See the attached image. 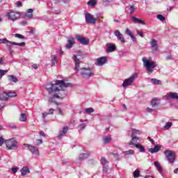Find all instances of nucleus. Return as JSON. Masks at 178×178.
<instances>
[{
	"label": "nucleus",
	"mask_w": 178,
	"mask_h": 178,
	"mask_svg": "<svg viewBox=\"0 0 178 178\" xmlns=\"http://www.w3.org/2000/svg\"><path fill=\"white\" fill-rule=\"evenodd\" d=\"M102 163L104 165V166H106L108 165V162L106 161V159L105 157H102Z\"/></svg>",
	"instance_id": "obj_45"
},
{
	"label": "nucleus",
	"mask_w": 178,
	"mask_h": 178,
	"mask_svg": "<svg viewBox=\"0 0 178 178\" xmlns=\"http://www.w3.org/2000/svg\"><path fill=\"white\" fill-rule=\"evenodd\" d=\"M134 178L140 177V170H136L134 172Z\"/></svg>",
	"instance_id": "obj_39"
},
{
	"label": "nucleus",
	"mask_w": 178,
	"mask_h": 178,
	"mask_svg": "<svg viewBox=\"0 0 178 178\" xmlns=\"http://www.w3.org/2000/svg\"><path fill=\"white\" fill-rule=\"evenodd\" d=\"M58 115H63V111H62V109L60 108H58Z\"/></svg>",
	"instance_id": "obj_53"
},
{
	"label": "nucleus",
	"mask_w": 178,
	"mask_h": 178,
	"mask_svg": "<svg viewBox=\"0 0 178 178\" xmlns=\"http://www.w3.org/2000/svg\"><path fill=\"white\" fill-rule=\"evenodd\" d=\"M150 81L152 84H154L155 86H159L161 84V81L156 79H152Z\"/></svg>",
	"instance_id": "obj_33"
},
{
	"label": "nucleus",
	"mask_w": 178,
	"mask_h": 178,
	"mask_svg": "<svg viewBox=\"0 0 178 178\" xmlns=\"http://www.w3.org/2000/svg\"><path fill=\"white\" fill-rule=\"evenodd\" d=\"M154 166L156 168L157 170H159V173H162L163 169L162 166H161V164H159V162L154 161Z\"/></svg>",
	"instance_id": "obj_29"
},
{
	"label": "nucleus",
	"mask_w": 178,
	"mask_h": 178,
	"mask_svg": "<svg viewBox=\"0 0 178 178\" xmlns=\"http://www.w3.org/2000/svg\"><path fill=\"white\" fill-rule=\"evenodd\" d=\"M108 62V57L106 56H102L99 57L97 59V62L95 63L96 66H104L105 63Z\"/></svg>",
	"instance_id": "obj_12"
},
{
	"label": "nucleus",
	"mask_w": 178,
	"mask_h": 178,
	"mask_svg": "<svg viewBox=\"0 0 178 178\" xmlns=\"http://www.w3.org/2000/svg\"><path fill=\"white\" fill-rule=\"evenodd\" d=\"M131 20H132V22H134V23H138L140 24H143V26L145 25V22L136 17L135 16H133L131 17Z\"/></svg>",
	"instance_id": "obj_22"
},
{
	"label": "nucleus",
	"mask_w": 178,
	"mask_h": 178,
	"mask_svg": "<svg viewBox=\"0 0 178 178\" xmlns=\"http://www.w3.org/2000/svg\"><path fill=\"white\" fill-rule=\"evenodd\" d=\"M166 59L167 60H170V59H172V55L167 56Z\"/></svg>",
	"instance_id": "obj_57"
},
{
	"label": "nucleus",
	"mask_w": 178,
	"mask_h": 178,
	"mask_svg": "<svg viewBox=\"0 0 178 178\" xmlns=\"http://www.w3.org/2000/svg\"><path fill=\"white\" fill-rule=\"evenodd\" d=\"M125 33L126 34H127V35H129V37H131L134 42H136V41H137V39H136V37L134 36V35H133V33H131V31H130L129 29H126Z\"/></svg>",
	"instance_id": "obj_21"
},
{
	"label": "nucleus",
	"mask_w": 178,
	"mask_h": 178,
	"mask_svg": "<svg viewBox=\"0 0 178 178\" xmlns=\"http://www.w3.org/2000/svg\"><path fill=\"white\" fill-rule=\"evenodd\" d=\"M6 17H8V20H11L12 22H16V20H17L20 17V13L11 11L6 14Z\"/></svg>",
	"instance_id": "obj_8"
},
{
	"label": "nucleus",
	"mask_w": 178,
	"mask_h": 178,
	"mask_svg": "<svg viewBox=\"0 0 178 178\" xmlns=\"http://www.w3.org/2000/svg\"><path fill=\"white\" fill-rule=\"evenodd\" d=\"M54 13H55L56 15H60V10H55Z\"/></svg>",
	"instance_id": "obj_60"
},
{
	"label": "nucleus",
	"mask_w": 178,
	"mask_h": 178,
	"mask_svg": "<svg viewBox=\"0 0 178 178\" xmlns=\"http://www.w3.org/2000/svg\"><path fill=\"white\" fill-rule=\"evenodd\" d=\"M84 122H88V120H80L81 123H84Z\"/></svg>",
	"instance_id": "obj_64"
},
{
	"label": "nucleus",
	"mask_w": 178,
	"mask_h": 178,
	"mask_svg": "<svg viewBox=\"0 0 178 178\" xmlns=\"http://www.w3.org/2000/svg\"><path fill=\"white\" fill-rule=\"evenodd\" d=\"M124 155H134V150L129 149L128 151L124 152Z\"/></svg>",
	"instance_id": "obj_36"
},
{
	"label": "nucleus",
	"mask_w": 178,
	"mask_h": 178,
	"mask_svg": "<svg viewBox=\"0 0 178 178\" xmlns=\"http://www.w3.org/2000/svg\"><path fill=\"white\" fill-rule=\"evenodd\" d=\"M157 19H159V20H161V22H164L165 17H163V15H158Z\"/></svg>",
	"instance_id": "obj_46"
},
{
	"label": "nucleus",
	"mask_w": 178,
	"mask_h": 178,
	"mask_svg": "<svg viewBox=\"0 0 178 178\" xmlns=\"http://www.w3.org/2000/svg\"><path fill=\"white\" fill-rule=\"evenodd\" d=\"M79 73L81 76L85 79H90V77H92L94 76V72H92V71L89 68H82Z\"/></svg>",
	"instance_id": "obj_6"
},
{
	"label": "nucleus",
	"mask_w": 178,
	"mask_h": 178,
	"mask_svg": "<svg viewBox=\"0 0 178 178\" xmlns=\"http://www.w3.org/2000/svg\"><path fill=\"white\" fill-rule=\"evenodd\" d=\"M6 73H8V70H0V77L5 76Z\"/></svg>",
	"instance_id": "obj_44"
},
{
	"label": "nucleus",
	"mask_w": 178,
	"mask_h": 178,
	"mask_svg": "<svg viewBox=\"0 0 178 178\" xmlns=\"http://www.w3.org/2000/svg\"><path fill=\"white\" fill-rule=\"evenodd\" d=\"M16 95H17L15 92H7L8 98H15V97H16Z\"/></svg>",
	"instance_id": "obj_35"
},
{
	"label": "nucleus",
	"mask_w": 178,
	"mask_h": 178,
	"mask_svg": "<svg viewBox=\"0 0 178 178\" xmlns=\"http://www.w3.org/2000/svg\"><path fill=\"white\" fill-rule=\"evenodd\" d=\"M164 154L170 163H173L175 162V152L166 150L164 152Z\"/></svg>",
	"instance_id": "obj_9"
},
{
	"label": "nucleus",
	"mask_w": 178,
	"mask_h": 178,
	"mask_svg": "<svg viewBox=\"0 0 178 178\" xmlns=\"http://www.w3.org/2000/svg\"><path fill=\"white\" fill-rule=\"evenodd\" d=\"M90 155H91L90 152H88L84 154H79V159L80 161H85V159H87V158H88L90 156Z\"/></svg>",
	"instance_id": "obj_20"
},
{
	"label": "nucleus",
	"mask_w": 178,
	"mask_h": 178,
	"mask_svg": "<svg viewBox=\"0 0 178 178\" xmlns=\"http://www.w3.org/2000/svg\"><path fill=\"white\" fill-rule=\"evenodd\" d=\"M161 150V146L156 145L154 148L149 149V152L151 154H155L156 152H159Z\"/></svg>",
	"instance_id": "obj_26"
},
{
	"label": "nucleus",
	"mask_w": 178,
	"mask_h": 178,
	"mask_svg": "<svg viewBox=\"0 0 178 178\" xmlns=\"http://www.w3.org/2000/svg\"><path fill=\"white\" fill-rule=\"evenodd\" d=\"M136 148H137L138 149H139L140 152H145V148L144 147V146L141 144H136Z\"/></svg>",
	"instance_id": "obj_30"
},
{
	"label": "nucleus",
	"mask_w": 178,
	"mask_h": 178,
	"mask_svg": "<svg viewBox=\"0 0 178 178\" xmlns=\"http://www.w3.org/2000/svg\"><path fill=\"white\" fill-rule=\"evenodd\" d=\"M131 134V140L129 142V145H135L136 144H138V140H140V138L137 136H140L141 134V131L138 129H131V131H129V134Z\"/></svg>",
	"instance_id": "obj_2"
},
{
	"label": "nucleus",
	"mask_w": 178,
	"mask_h": 178,
	"mask_svg": "<svg viewBox=\"0 0 178 178\" xmlns=\"http://www.w3.org/2000/svg\"><path fill=\"white\" fill-rule=\"evenodd\" d=\"M32 67H33V69H38V66H37V65H35V64L33 65H32Z\"/></svg>",
	"instance_id": "obj_62"
},
{
	"label": "nucleus",
	"mask_w": 178,
	"mask_h": 178,
	"mask_svg": "<svg viewBox=\"0 0 178 178\" xmlns=\"http://www.w3.org/2000/svg\"><path fill=\"white\" fill-rule=\"evenodd\" d=\"M17 170H19V168H17V167H15V168H12V172H13V173H17Z\"/></svg>",
	"instance_id": "obj_49"
},
{
	"label": "nucleus",
	"mask_w": 178,
	"mask_h": 178,
	"mask_svg": "<svg viewBox=\"0 0 178 178\" xmlns=\"http://www.w3.org/2000/svg\"><path fill=\"white\" fill-rule=\"evenodd\" d=\"M39 134H40V136H42L43 137L45 136V134H44L43 131H40V132L39 133Z\"/></svg>",
	"instance_id": "obj_63"
},
{
	"label": "nucleus",
	"mask_w": 178,
	"mask_h": 178,
	"mask_svg": "<svg viewBox=\"0 0 178 178\" xmlns=\"http://www.w3.org/2000/svg\"><path fill=\"white\" fill-rule=\"evenodd\" d=\"M27 173H30V169H29V167L24 166L21 169V175L22 176L24 177Z\"/></svg>",
	"instance_id": "obj_23"
},
{
	"label": "nucleus",
	"mask_w": 178,
	"mask_h": 178,
	"mask_svg": "<svg viewBox=\"0 0 178 178\" xmlns=\"http://www.w3.org/2000/svg\"><path fill=\"white\" fill-rule=\"evenodd\" d=\"M17 6H18V8L22 7V2L21 1H17Z\"/></svg>",
	"instance_id": "obj_56"
},
{
	"label": "nucleus",
	"mask_w": 178,
	"mask_h": 178,
	"mask_svg": "<svg viewBox=\"0 0 178 178\" xmlns=\"http://www.w3.org/2000/svg\"><path fill=\"white\" fill-rule=\"evenodd\" d=\"M13 45H18L19 47H24L26 45V42H23L21 43H17L16 42H13V43L10 44V46H8L10 56H12V55L14 52V51L12 49V47H13Z\"/></svg>",
	"instance_id": "obj_13"
},
{
	"label": "nucleus",
	"mask_w": 178,
	"mask_h": 178,
	"mask_svg": "<svg viewBox=\"0 0 178 178\" xmlns=\"http://www.w3.org/2000/svg\"><path fill=\"white\" fill-rule=\"evenodd\" d=\"M37 144H42V139H39L37 140Z\"/></svg>",
	"instance_id": "obj_59"
},
{
	"label": "nucleus",
	"mask_w": 178,
	"mask_h": 178,
	"mask_svg": "<svg viewBox=\"0 0 178 178\" xmlns=\"http://www.w3.org/2000/svg\"><path fill=\"white\" fill-rule=\"evenodd\" d=\"M47 115H49V114H48V113H42V115L43 119H45Z\"/></svg>",
	"instance_id": "obj_52"
},
{
	"label": "nucleus",
	"mask_w": 178,
	"mask_h": 178,
	"mask_svg": "<svg viewBox=\"0 0 178 178\" xmlns=\"http://www.w3.org/2000/svg\"><path fill=\"white\" fill-rule=\"evenodd\" d=\"M67 87H69V83H65L63 80H57L47 83L46 85V90L51 95L49 98V102L50 104L54 102L56 105H60V104L56 102L55 100L63 99L67 95V92L65 90V88H67Z\"/></svg>",
	"instance_id": "obj_1"
},
{
	"label": "nucleus",
	"mask_w": 178,
	"mask_h": 178,
	"mask_svg": "<svg viewBox=\"0 0 178 178\" xmlns=\"http://www.w3.org/2000/svg\"><path fill=\"white\" fill-rule=\"evenodd\" d=\"M8 150H15L19 148V142L15 138H10L4 142Z\"/></svg>",
	"instance_id": "obj_4"
},
{
	"label": "nucleus",
	"mask_w": 178,
	"mask_h": 178,
	"mask_svg": "<svg viewBox=\"0 0 178 178\" xmlns=\"http://www.w3.org/2000/svg\"><path fill=\"white\" fill-rule=\"evenodd\" d=\"M24 147L27 148L29 151H30V152L32 154V155H34V156H38L40 155V150H38V148L36 147L27 143H24Z\"/></svg>",
	"instance_id": "obj_7"
},
{
	"label": "nucleus",
	"mask_w": 178,
	"mask_h": 178,
	"mask_svg": "<svg viewBox=\"0 0 178 178\" xmlns=\"http://www.w3.org/2000/svg\"><path fill=\"white\" fill-rule=\"evenodd\" d=\"M0 65H3V58H0Z\"/></svg>",
	"instance_id": "obj_61"
},
{
	"label": "nucleus",
	"mask_w": 178,
	"mask_h": 178,
	"mask_svg": "<svg viewBox=\"0 0 178 178\" xmlns=\"http://www.w3.org/2000/svg\"><path fill=\"white\" fill-rule=\"evenodd\" d=\"M146 111H147V112H148L149 113H152V112H154V109H153V108H149V107H147V108H146Z\"/></svg>",
	"instance_id": "obj_50"
},
{
	"label": "nucleus",
	"mask_w": 178,
	"mask_h": 178,
	"mask_svg": "<svg viewBox=\"0 0 178 178\" xmlns=\"http://www.w3.org/2000/svg\"><path fill=\"white\" fill-rule=\"evenodd\" d=\"M86 127H87V124L82 123L79 125V130H84V129H86Z\"/></svg>",
	"instance_id": "obj_42"
},
{
	"label": "nucleus",
	"mask_w": 178,
	"mask_h": 178,
	"mask_svg": "<svg viewBox=\"0 0 178 178\" xmlns=\"http://www.w3.org/2000/svg\"><path fill=\"white\" fill-rule=\"evenodd\" d=\"M69 130V127L66 126L63 128V130L60 131L59 134L58 135V138L60 139L62 137L66 136V133Z\"/></svg>",
	"instance_id": "obj_18"
},
{
	"label": "nucleus",
	"mask_w": 178,
	"mask_h": 178,
	"mask_svg": "<svg viewBox=\"0 0 178 178\" xmlns=\"http://www.w3.org/2000/svg\"><path fill=\"white\" fill-rule=\"evenodd\" d=\"M114 35H115V37H117V38L120 40L122 44H124V42H126V40H124V36H123V34H122L119 30L115 31Z\"/></svg>",
	"instance_id": "obj_14"
},
{
	"label": "nucleus",
	"mask_w": 178,
	"mask_h": 178,
	"mask_svg": "<svg viewBox=\"0 0 178 178\" xmlns=\"http://www.w3.org/2000/svg\"><path fill=\"white\" fill-rule=\"evenodd\" d=\"M142 60L143 62V66L147 69V72H149V73H154V69L156 67V63L154 61L147 60L145 57H143Z\"/></svg>",
	"instance_id": "obj_3"
},
{
	"label": "nucleus",
	"mask_w": 178,
	"mask_h": 178,
	"mask_svg": "<svg viewBox=\"0 0 178 178\" xmlns=\"http://www.w3.org/2000/svg\"><path fill=\"white\" fill-rule=\"evenodd\" d=\"M21 24H22V26H26V24H27V21H22V22H21Z\"/></svg>",
	"instance_id": "obj_58"
},
{
	"label": "nucleus",
	"mask_w": 178,
	"mask_h": 178,
	"mask_svg": "<svg viewBox=\"0 0 178 178\" xmlns=\"http://www.w3.org/2000/svg\"><path fill=\"white\" fill-rule=\"evenodd\" d=\"M112 138H111L109 136H105L104 137V144H108Z\"/></svg>",
	"instance_id": "obj_37"
},
{
	"label": "nucleus",
	"mask_w": 178,
	"mask_h": 178,
	"mask_svg": "<svg viewBox=\"0 0 178 178\" xmlns=\"http://www.w3.org/2000/svg\"><path fill=\"white\" fill-rule=\"evenodd\" d=\"M12 43H13V42H10L6 38L0 39V44H6L7 47H10V44Z\"/></svg>",
	"instance_id": "obj_27"
},
{
	"label": "nucleus",
	"mask_w": 178,
	"mask_h": 178,
	"mask_svg": "<svg viewBox=\"0 0 178 178\" xmlns=\"http://www.w3.org/2000/svg\"><path fill=\"white\" fill-rule=\"evenodd\" d=\"M72 59L75 62L74 70L76 73H79V69H80V60L77 58V56L76 55L73 56Z\"/></svg>",
	"instance_id": "obj_16"
},
{
	"label": "nucleus",
	"mask_w": 178,
	"mask_h": 178,
	"mask_svg": "<svg viewBox=\"0 0 178 178\" xmlns=\"http://www.w3.org/2000/svg\"><path fill=\"white\" fill-rule=\"evenodd\" d=\"M151 48L153 52H157L158 51V41L156 40L153 39L150 42Z\"/></svg>",
	"instance_id": "obj_17"
},
{
	"label": "nucleus",
	"mask_w": 178,
	"mask_h": 178,
	"mask_svg": "<svg viewBox=\"0 0 178 178\" xmlns=\"http://www.w3.org/2000/svg\"><path fill=\"white\" fill-rule=\"evenodd\" d=\"M3 144V138L0 137V147Z\"/></svg>",
	"instance_id": "obj_54"
},
{
	"label": "nucleus",
	"mask_w": 178,
	"mask_h": 178,
	"mask_svg": "<svg viewBox=\"0 0 178 178\" xmlns=\"http://www.w3.org/2000/svg\"><path fill=\"white\" fill-rule=\"evenodd\" d=\"M148 139L149 140V141L152 143V144L153 145H155V142L154 141V139L151 138H148Z\"/></svg>",
	"instance_id": "obj_55"
},
{
	"label": "nucleus",
	"mask_w": 178,
	"mask_h": 178,
	"mask_svg": "<svg viewBox=\"0 0 178 178\" xmlns=\"http://www.w3.org/2000/svg\"><path fill=\"white\" fill-rule=\"evenodd\" d=\"M76 38L80 44H82V45H88L90 44V40L87 39V38L77 35H76Z\"/></svg>",
	"instance_id": "obj_11"
},
{
	"label": "nucleus",
	"mask_w": 178,
	"mask_h": 178,
	"mask_svg": "<svg viewBox=\"0 0 178 178\" xmlns=\"http://www.w3.org/2000/svg\"><path fill=\"white\" fill-rule=\"evenodd\" d=\"M54 112H55V110L54 108H50L47 113H48V115H52V114H54Z\"/></svg>",
	"instance_id": "obj_51"
},
{
	"label": "nucleus",
	"mask_w": 178,
	"mask_h": 178,
	"mask_svg": "<svg viewBox=\"0 0 178 178\" xmlns=\"http://www.w3.org/2000/svg\"><path fill=\"white\" fill-rule=\"evenodd\" d=\"M136 33H137L138 35H140V37H141L142 38H144V33L143 31L137 30Z\"/></svg>",
	"instance_id": "obj_47"
},
{
	"label": "nucleus",
	"mask_w": 178,
	"mask_h": 178,
	"mask_svg": "<svg viewBox=\"0 0 178 178\" xmlns=\"http://www.w3.org/2000/svg\"><path fill=\"white\" fill-rule=\"evenodd\" d=\"M74 38L71 37L67 38V44L65 45L66 49H71V48H73V46L74 45Z\"/></svg>",
	"instance_id": "obj_15"
},
{
	"label": "nucleus",
	"mask_w": 178,
	"mask_h": 178,
	"mask_svg": "<svg viewBox=\"0 0 178 178\" xmlns=\"http://www.w3.org/2000/svg\"><path fill=\"white\" fill-rule=\"evenodd\" d=\"M85 112H86V113H92L94 112V108L91 107L87 108L85 109Z\"/></svg>",
	"instance_id": "obj_40"
},
{
	"label": "nucleus",
	"mask_w": 178,
	"mask_h": 178,
	"mask_svg": "<svg viewBox=\"0 0 178 178\" xmlns=\"http://www.w3.org/2000/svg\"><path fill=\"white\" fill-rule=\"evenodd\" d=\"M9 81L13 82V83H17L19 80H17V78L13 75H11L8 78Z\"/></svg>",
	"instance_id": "obj_32"
},
{
	"label": "nucleus",
	"mask_w": 178,
	"mask_h": 178,
	"mask_svg": "<svg viewBox=\"0 0 178 178\" xmlns=\"http://www.w3.org/2000/svg\"><path fill=\"white\" fill-rule=\"evenodd\" d=\"M15 37H16V38H19L20 40H24V38H26L23 35L19 33L15 34Z\"/></svg>",
	"instance_id": "obj_43"
},
{
	"label": "nucleus",
	"mask_w": 178,
	"mask_h": 178,
	"mask_svg": "<svg viewBox=\"0 0 178 178\" xmlns=\"http://www.w3.org/2000/svg\"><path fill=\"white\" fill-rule=\"evenodd\" d=\"M8 92H3L2 93L0 94V100L1 101H8Z\"/></svg>",
	"instance_id": "obj_24"
},
{
	"label": "nucleus",
	"mask_w": 178,
	"mask_h": 178,
	"mask_svg": "<svg viewBox=\"0 0 178 178\" xmlns=\"http://www.w3.org/2000/svg\"><path fill=\"white\" fill-rule=\"evenodd\" d=\"M108 47L106 49V52H115L116 51V44H112V43H108L107 44Z\"/></svg>",
	"instance_id": "obj_19"
},
{
	"label": "nucleus",
	"mask_w": 178,
	"mask_h": 178,
	"mask_svg": "<svg viewBox=\"0 0 178 178\" xmlns=\"http://www.w3.org/2000/svg\"><path fill=\"white\" fill-rule=\"evenodd\" d=\"M33 9L30 8L27 10V12L25 14V17L26 19H33Z\"/></svg>",
	"instance_id": "obj_25"
},
{
	"label": "nucleus",
	"mask_w": 178,
	"mask_h": 178,
	"mask_svg": "<svg viewBox=\"0 0 178 178\" xmlns=\"http://www.w3.org/2000/svg\"><path fill=\"white\" fill-rule=\"evenodd\" d=\"M129 10H130V13H134L135 10H136V7H134V6H131L129 8Z\"/></svg>",
	"instance_id": "obj_48"
},
{
	"label": "nucleus",
	"mask_w": 178,
	"mask_h": 178,
	"mask_svg": "<svg viewBox=\"0 0 178 178\" xmlns=\"http://www.w3.org/2000/svg\"><path fill=\"white\" fill-rule=\"evenodd\" d=\"M88 5H91V6L94 7L97 5V2L94 0H90L88 2Z\"/></svg>",
	"instance_id": "obj_41"
},
{
	"label": "nucleus",
	"mask_w": 178,
	"mask_h": 178,
	"mask_svg": "<svg viewBox=\"0 0 178 178\" xmlns=\"http://www.w3.org/2000/svg\"><path fill=\"white\" fill-rule=\"evenodd\" d=\"M56 58H58L56 55L51 56V66H56V65H58V61L56 60Z\"/></svg>",
	"instance_id": "obj_28"
},
{
	"label": "nucleus",
	"mask_w": 178,
	"mask_h": 178,
	"mask_svg": "<svg viewBox=\"0 0 178 178\" xmlns=\"http://www.w3.org/2000/svg\"><path fill=\"white\" fill-rule=\"evenodd\" d=\"M158 99L154 98L152 100L151 102V105L152 106V108H155V106H158Z\"/></svg>",
	"instance_id": "obj_34"
},
{
	"label": "nucleus",
	"mask_w": 178,
	"mask_h": 178,
	"mask_svg": "<svg viewBox=\"0 0 178 178\" xmlns=\"http://www.w3.org/2000/svg\"><path fill=\"white\" fill-rule=\"evenodd\" d=\"M138 77V74L137 73H134L132 76H131L129 78L125 79L122 83V87L124 88H126L133 84L134 83V81Z\"/></svg>",
	"instance_id": "obj_5"
},
{
	"label": "nucleus",
	"mask_w": 178,
	"mask_h": 178,
	"mask_svg": "<svg viewBox=\"0 0 178 178\" xmlns=\"http://www.w3.org/2000/svg\"><path fill=\"white\" fill-rule=\"evenodd\" d=\"M20 122H27V115L26 113H21L19 117Z\"/></svg>",
	"instance_id": "obj_31"
},
{
	"label": "nucleus",
	"mask_w": 178,
	"mask_h": 178,
	"mask_svg": "<svg viewBox=\"0 0 178 178\" xmlns=\"http://www.w3.org/2000/svg\"><path fill=\"white\" fill-rule=\"evenodd\" d=\"M85 17L86 23L89 24H95L97 23V19L94 17V15H92L89 13H86Z\"/></svg>",
	"instance_id": "obj_10"
},
{
	"label": "nucleus",
	"mask_w": 178,
	"mask_h": 178,
	"mask_svg": "<svg viewBox=\"0 0 178 178\" xmlns=\"http://www.w3.org/2000/svg\"><path fill=\"white\" fill-rule=\"evenodd\" d=\"M170 127H172V122H166L164 129H165V130H169Z\"/></svg>",
	"instance_id": "obj_38"
}]
</instances>
